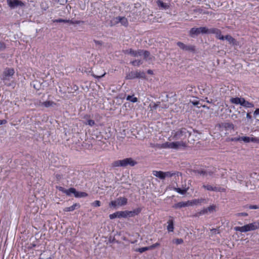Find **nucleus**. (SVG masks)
Returning <instances> with one entry per match:
<instances>
[{"label":"nucleus","mask_w":259,"mask_h":259,"mask_svg":"<svg viewBox=\"0 0 259 259\" xmlns=\"http://www.w3.org/2000/svg\"><path fill=\"white\" fill-rule=\"evenodd\" d=\"M15 71L13 68H7L3 72L1 76V80L5 85L8 87H14L15 82L13 76Z\"/></svg>","instance_id":"1"},{"label":"nucleus","mask_w":259,"mask_h":259,"mask_svg":"<svg viewBox=\"0 0 259 259\" xmlns=\"http://www.w3.org/2000/svg\"><path fill=\"white\" fill-rule=\"evenodd\" d=\"M188 136H190V133L185 128H182L177 131H173L171 133V136L168 138L169 141L179 140L183 141Z\"/></svg>","instance_id":"2"},{"label":"nucleus","mask_w":259,"mask_h":259,"mask_svg":"<svg viewBox=\"0 0 259 259\" xmlns=\"http://www.w3.org/2000/svg\"><path fill=\"white\" fill-rule=\"evenodd\" d=\"M259 228V224L253 222L242 227H235L234 229L236 231L240 232H246L250 231L255 230Z\"/></svg>","instance_id":"3"},{"label":"nucleus","mask_w":259,"mask_h":259,"mask_svg":"<svg viewBox=\"0 0 259 259\" xmlns=\"http://www.w3.org/2000/svg\"><path fill=\"white\" fill-rule=\"evenodd\" d=\"M127 203V199L124 197H119L116 200L111 201L109 203V206L116 208L119 206L125 205Z\"/></svg>","instance_id":"4"},{"label":"nucleus","mask_w":259,"mask_h":259,"mask_svg":"<svg viewBox=\"0 0 259 259\" xmlns=\"http://www.w3.org/2000/svg\"><path fill=\"white\" fill-rule=\"evenodd\" d=\"M146 74L144 71L138 70L132 71L127 73L125 76L126 79H133L135 78H145Z\"/></svg>","instance_id":"5"},{"label":"nucleus","mask_w":259,"mask_h":259,"mask_svg":"<svg viewBox=\"0 0 259 259\" xmlns=\"http://www.w3.org/2000/svg\"><path fill=\"white\" fill-rule=\"evenodd\" d=\"M208 28L206 27H200L198 28H192L189 32L191 36L194 37V35H198L199 34H207Z\"/></svg>","instance_id":"6"},{"label":"nucleus","mask_w":259,"mask_h":259,"mask_svg":"<svg viewBox=\"0 0 259 259\" xmlns=\"http://www.w3.org/2000/svg\"><path fill=\"white\" fill-rule=\"evenodd\" d=\"M8 5L11 9H15L18 7H23L25 6V3L20 0H7Z\"/></svg>","instance_id":"7"},{"label":"nucleus","mask_w":259,"mask_h":259,"mask_svg":"<svg viewBox=\"0 0 259 259\" xmlns=\"http://www.w3.org/2000/svg\"><path fill=\"white\" fill-rule=\"evenodd\" d=\"M113 25H116L119 23H120L122 25L124 26H127L128 23L127 19L124 17L118 16L114 18L111 21Z\"/></svg>","instance_id":"8"},{"label":"nucleus","mask_w":259,"mask_h":259,"mask_svg":"<svg viewBox=\"0 0 259 259\" xmlns=\"http://www.w3.org/2000/svg\"><path fill=\"white\" fill-rule=\"evenodd\" d=\"M207 34H214L215 35V37L221 40H224L225 37L221 34V31L216 28H208Z\"/></svg>","instance_id":"9"},{"label":"nucleus","mask_w":259,"mask_h":259,"mask_svg":"<svg viewBox=\"0 0 259 259\" xmlns=\"http://www.w3.org/2000/svg\"><path fill=\"white\" fill-rule=\"evenodd\" d=\"M177 46L182 50L186 51L193 52L195 50V47L193 45H186L184 43L179 41L177 43Z\"/></svg>","instance_id":"10"},{"label":"nucleus","mask_w":259,"mask_h":259,"mask_svg":"<svg viewBox=\"0 0 259 259\" xmlns=\"http://www.w3.org/2000/svg\"><path fill=\"white\" fill-rule=\"evenodd\" d=\"M123 53L125 54H129L133 57H138V56H141L143 54V50H138V51H135L132 49H130L123 51Z\"/></svg>","instance_id":"11"},{"label":"nucleus","mask_w":259,"mask_h":259,"mask_svg":"<svg viewBox=\"0 0 259 259\" xmlns=\"http://www.w3.org/2000/svg\"><path fill=\"white\" fill-rule=\"evenodd\" d=\"M186 143L183 141H179L172 142L171 149H179L186 147Z\"/></svg>","instance_id":"12"},{"label":"nucleus","mask_w":259,"mask_h":259,"mask_svg":"<svg viewBox=\"0 0 259 259\" xmlns=\"http://www.w3.org/2000/svg\"><path fill=\"white\" fill-rule=\"evenodd\" d=\"M237 140H241L245 143H249L250 142L254 143H259V139L256 137H241L238 138Z\"/></svg>","instance_id":"13"},{"label":"nucleus","mask_w":259,"mask_h":259,"mask_svg":"<svg viewBox=\"0 0 259 259\" xmlns=\"http://www.w3.org/2000/svg\"><path fill=\"white\" fill-rule=\"evenodd\" d=\"M125 213H126L125 212V211H116L113 213L110 214L109 215V218L111 220L114 219L116 218H126V215Z\"/></svg>","instance_id":"14"},{"label":"nucleus","mask_w":259,"mask_h":259,"mask_svg":"<svg viewBox=\"0 0 259 259\" xmlns=\"http://www.w3.org/2000/svg\"><path fill=\"white\" fill-rule=\"evenodd\" d=\"M137 164V162L134 160L132 158H126L122 159L123 167L126 166L127 165L134 166Z\"/></svg>","instance_id":"15"},{"label":"nucleus","mask_w":259,"mask_h":259,"mask_svg":"<svg viewBox=\"0 0 259 259\" xmlns=\"http://www.w3.org/2000/svg\"><path fill=\"white\" fill-rule=\"evenodd\" d=\"M142 56H143L144 59L146 61H152L154 59V57L151 56L149 52L147 51L143 50V54Z\"/></svg>","instance_id":"16"},{"label":"nucleus","mask_w":259,"mask_h":259,"mask_svg":"<svg viewBox=\"0 0 259 259\" xmlns=\"http://www.w3.org/2000/svg\"><path fill=\"white\" fill-rule=\"evenodd\" d=\"M205 201V199L203 198L201 199H195L192 200H188L189 206H192L194 205H197Z\"/></svg>","instance_id":"17"},{"label":"nucleus","mask_w":259,"mask_h":259,"mask_svg":"<svg viewBox=\"0 0 259 259\" xmlns=\"http://www.w3.org/2000/svg\"><path fill=\"white\" fill-rule=\"evenodd\" d=\"M125 212H126L125 213L126 218L128 217H132L135 216V215L138 214L140 212V210L139 209H137L133 211L125 210Z\"/></svg>","instance_id":"18"},{"label":"nucleus","mask_w":259,"mask_h":259,"mask_svg":"<svg viewBox=\"0 0 259 259\" xmlns=\"http://www.w3.org/2000/svg\"><path fill=\"white\" fill-rule=\"evenodd\" d=\"M80 206L79 203H74L72 206L70 207H67L63 209L64 211L68 212V211H72L75 210L76 208H79Z\"/></svg>","instance_id":"19"},{"label":"nucleus","mask_w":259,"mask_h":259,"mask_svg":"<svg viewBox=\"0 0 259 259\" xmlns=\"http://www.w3.org/2000/svg\"><path fill=\"white\" fill-rule=\"evenodd\" d=\"M244 98H239V97H236V98H232L230 99V102L232 103L236 104V105H242V103L243 102Z\"/></svg>","instance_id":"20"},{"label":"nucleus","mask_w":259,"mask_h":259,"mask_svg":"<svg viewBox=\"0 0 259 259\" xmlns=\"http://www.w3.org/2000/svg\"><path fill=\"white\" fill-rule=\"evenodd\" d=\"M152 174L154 176L159 178L161 180H163V179H165V177H164V172H163V171H157V170H153L152 171Z\"/></svg>","instance_id":"21"},{"label":"nucleus","mask_w":259,"mask_h":259,"mask_svg":"<svg viewBox=\"0 0 259 259\" xmlns=\"http://www.w3.org/2000/svg\"><path fill=\"white\" fill-rule=\"evenodd\" d=\"M189 206L188 201H187L186 202L182 201V202H178V203L175 204L173 206V207L175 208H182V207H186V206Z\"/></svg>","instance_id":"22"},{"label":"nucleus","mask_w":259,"mask_h":259,"mask_svg":"<svg viewBox=\"0 0 259 259\" xmlns=\"http://www.w3.org/2000/svg\"><path fill=\"white\" fill-rule=\"evenodd\" d=\"M56 178L58 181H60L62 179H67L69 178V175L61 173L59 172L56 174Z\"/></svg>","instance_id":"23"},{"label":"nucleus","mask_w":259,"mask_h":259,"mask_svg":"<svg viewBox=\"0 0 259 259\" xmlns=\"http://www.w3.org/2000/svg\"><path fill=\"white\" fill-rule=\"evenodd\" d=\"M222 127H224L226 130H232L234 129V125L230 122H225L223 123Z\"/></svg>","instance_id":"24"},{"label":"nucleus","mask_w":259,"mask_h":259,"mask_svg":"<svg viewBox=\"0 0 259 259\" xmlns=\"http://www.w3.org/2000/svg\"><path fill=\"white\" fill-rule=\"evenodd\" d=\"M242 103V104L241 106L245 108H252L254 107V104L253 103L246 101L244 98Z\"/></svg>","instance_id":"25"},{"label":"nucleus","mask_w":259,"mask_h":259,"mask_svg":"<svg viewBox=\"0 0 259 259\" xmlns=\"http://www.w3.org/2000/svg\"><path fill=\"white\" fill-rule=\"evenodd\" d=\"M156 3L159 7H160L163 9L166 10L169 8V6L167 4L163 3L160 0L157 1Z\"/></svg>","instance_id":"26"},{"label":"nucleus","mask_w":259,"mask_h":259,"mask_svg":"<svg viewBox=\"0 0 259 259\" xmlns=\"http://www.w3.org/2000/svg\"><path fill=\"white\" fill-rule=\"evenodd\" d=\"M88 196V194L84 192H78L76 190L74 196L76 198L85 197Z\"/></svg>","instance_id":"27"},{"label":"nucleus","mask_w":259,"mask_h":259,"mask_svg":"<svg viewBox=\"0 0 259 259\" xmlns=\"http://www.w3.org/2000/svg\"><path fill=\"white\" fill-rule=\"evenodd\" d=\"M171 145H172V142H165V143L161 144L159 146V147L160 148H164V149H166V148L171 149Z\"/></svg>","instance_id":"28"},{"label":"nucleus","mask_w":259,"mask_h":259,"mask_svg":"<svg viewBox=\"0 0 259 259\" xmlns=\"http://www.w3.org/2000/svg\"><path fill=\"white\" fill-rule=\"evenodd\" d=\"M41 105L44 106L46 107H49L53 106L56 105V103L51 101H47L42 102Z\"/></svg>","instance_id":"29"},{"label":"nucleus","mask_w":259,"mask_h":259,"mask_svg":"<svg viewBox=\"0 0 259 259\" xmlns=\"http://www.w3.org/2000/svg\"><path fill=\"white\" fill-rule=\"evenodd\" d=\"M76 189L74 188H70L68 189H66L65 193L67 196H71L72 194L75 195Z\"/></svg>","instance_id":"30"},{"label":"nucleus","mask_w":259,"mask_h":259,"mask_svg":"<svg viewBox=\"0 0 259 259\" xmlns=\"http://www.w3.org/2000/svg\"><path fill=\"white\" fill-rule=\"evenodd\" d=\"M189 188H184L183 189H181V188H175L174 189V190L177 192L178 193L181 194H182V195H184L185 194L187 191H188Z\"/></svg>","instance_id":"31"},{"label":"nucleus","mask_w":259,"mask_h":259,"mask_svg":"<svg viewBox=\"0 0 259 259\" xmlns=\"http://www.w3.org/2000/svg\"><path fill=\"white\" fill-rule=\"evenodd\" d=\"M167 230L169 232H172L174 231V223L172 220H170L168 221Z\"/></svg>","instance_id":"32"},{"label":"nucleus","mask_w":259,"mask_h":259,"mask_svg":"<svg viewBox=\"0 0 259 259\" xmlns=\"http://www.w3.org/2000/svg\"><path fill=\"white\" fill-rule=\"evenodd\" d=\"M225 39H226L230 44H234L235 42V39L233 38L231 35H227L226 36H224Z\"/></svg>","instance_id":"33"},{"label":"nucleus","mask_w":259,"mask_h":259,"mask_svg":"<svg viewBox=\"0 0 259 259\" xmlns=\"http://www.w3.org/2000/svg\"><path fill=\"white\" fill-rule=\"evenodd\" d=\"M113 167L123 166L122 160H116L112 164Z\"/></svg>","instance_id":"34"},{"label":"nucleus","mask_w":259,"mask_h":259,"mask_svg":"<svg viewBox=\"0 0 259 259\" xmlns=\"http://www.w3.org/2000/svg\"><path fill=\"white\" fill-rule=\"evenodd\" d=\"M131 63L134 66H139L143 63V61L141 60H135L131 61Z\"/></svg>","instance_id":"35"},{"label":"nucleus","mask_w":259,"mask_h":259,"mask_svg":"<svg viewBox=\"0 0 259 259\" xmlns=\"http://www.w3.org/2000/svg\"><path fill=\"white\" fill-rule=\"evenodd\" d=\"M59 172L63 174H65L66 175H68V172H69V168L67 166H63L59 170Z\"/></svg>","instance_id":"36"},{"label":"nucleus","mask_w":259,"mask_h":259,"mask_svg":"<svg viewBox=\"0 0 259 259\" xmlns=\"http://www.w3.org/2000/svg\"><path fill=\"white\" fill-rule=\"evenodd\" d=\"M226 189L221 187L213 186L212 191L214 192H225Z\"/></svg>","instance_id":"37"},{"label":"nucleus","mask_w":259,"mask_h":259,"mask_svg":"<svg viewBox=\"0 0 259 259\" xmlns=\"http://www.w3.org/2000/svg\"><path fill=\"white\" fill-rule=\"evenodd\" d=\"M126 100L130 101L133 103H135L138 101V99L136 97H134L132 96L128 95L126 97Z\"/></svg>","instance_id":"38"},{"label":"nucleus","mask_w":259,"mask_h":259,"mask_svg":"<svg viewBox=\"0 0 259 259\" xmlns=\"http://www.w3.org/2000/svg\"><path fill=\"white\" fill-rule=\"evenodd\" d=\"M172 243L177 245L181 244L183 243V240L181 238L174 239L172 241Z\"/></svg>","instance_id":"39"},{"label":"nucleus","mask_w":259,"mask_h":259,"mask_svg":"<svg viewBox=\"0 0 259 259\" xmlns=\"http://www.w3.org/2000/svg\"><path fill=\"white\" fill-rule=\"evenodd\" d=\"M149 250V247H141L139 248L138 249H136V251L139 252L140 253H143L147 250Z\"/></svg>","instance_id":"40"},{"label":"nucleus","mask_w":259,"mask_h":259,"mask_svg":"<svg viewBox=\"0 0 259 259\" xmlns=\"http://www.w3.org/2000/svg\"><path fill=\"white\" fill-rule=\"evenodd\" d=\"M196 172L198 174L202 176H207V171L204 170H197L196 171Z\"/></svg>","instance_id":"41"},{"label":"nucleus","mask_w":259,"mask_h":259,"mask_svg":"<svg viewBox=\"0 0 259 259\" xmlns=\"http://www.w3.org/2000/svg\"><path fill=\"white\" fill-rule=\"evenodd\" d=\"M84 124L89 125L90 126H93L95 124V122L93 120L88 119L87 122H84Z\"/></svg>","instance_id":"42"},{"label":"nucleus","mask_w":259,"mask_h":259,"mask_svg":"<svg viewBox=\"0 0 259 259\" xmlns=\"http://www.w3.org/2000/svg\"><path fill=\"white\" fill-rule=\"evenodd\" d=\"M6 48V44L4 41L0 40V52L5 50Z\"/></svg>","instance_id":"43"},{"label":"nucleus","mask_w":259,"mask_h":259,"mask_svg":"<svg viewBox=\"0 0 259 259\" xmlns=\"http://www.w3.org/2000/svg\"><path fill=\"white\" fill-rule=\"evenodd\" d=\"M203 188L206 189L208 191H212L213 190V186L210 185H203L202 186Z\"/></svg>","instance_id":"44"},{"label":"nucleus","mask_w":259,"mask_h":259,"mask_svg":"<svg viewBox=\"0 0 259 259\" xmlns=\"http://www.w3.org/2000/svg\"><path fill=\"white\" fill-rule=\"evenodd\" d=\"M207 212H211L215 210V206L214 205H210V206L206 208Z\"/></svg>","instance_id":"45"},{"label":"nucleus","mask_w":259,"mask_h":259,"mask_svg":"<svg viewBox=\"0 0 259 259\" xmlns=\"http://www.w3.org/2000/svg\"><path fill=\"white\" fill-rule=\"evenodd\" d=\"M175 175V173L171 172L170 171L164 172V177H165V178L166 177H171L173 176H174Z\"/></svg>","instance_id":"46"},{"label":"nucleus","mask_w":259,"mask_h":259,"mask_svg":"<svg viewBox=\"0 0 259 259\" xmlns=\"http://www.w3.org/2000/svg\"><path fill=\"white\" fill-rule=\"evenodd\" d=\"M69 20H66V19H59L55 20L54 22H58V23H69Z\"/></svg>","instance_id":"47"},{"label":"nucleus","mask_w":259,"mask_h":259,"mask_svg":"<svg viewBox=\"0 0 259 259\" xmlns=\"http://www.w3.org/2000/svg\"><path fill=\"white\" fill-rule=\"evenodd\" d=\"M82 21H78V20H75L73 21L72 20H69V23L72 24H79L81 23H82Z\"/></svg>","instance_id":"48"},{"label":"nucleus","mask_w":259,"mask_h":259,"mask_svg":"<svg viewBox=\"0 0 259 259\" xmlns=\"http://www.w3.org/2000/svg\"><path fill=\"white\" fill-rule=\"evenodd\" d=\"M207 208H203L202 210H201V211H200L198 214V215H203V214H206V213H207Z\"/></svg>","instance_id":"49"},{"label":"nucleus","mask_w":259,"mask_h":259,"mask_svg":"<svg viewBox=\"0 0 259 259\" xmlns=\"http://www.w3.org/2000/svg\"><path fill=\"white\" fill-rule=\"evenodd\" d=\"M92 205L95 207H99L101 205V202L99 200H96L92 203Z\"/></svg>","instance_id":"50"},{"label":"nucleus","mask_w":259,"mask_h":259,"mask_svg":"<svg viewBox=\"0 0 259 259\" xmlns=\"http://www.w3.org/2000/svg\"><path fill=\"white\" fill-rule=\"evenodd\" d=\"M56 188L60 191L64 193H65V192H66V189L63 187H61V186H57L56 187Z\"/></svg>","instance_id":"51"},{"label":"nucleus","mask_w":259,"mask_h":259,"mask_svg":"<svg viewBox=\"0 0 259 259\" xmlns=\"http://www.w3.org/2000/svg\"><path fill=\"white\" fill-rule=\"evenodd\" d=\"M159 245H160V244L159 243L157 242V243L151 245L150 246H149V249H153Z\"/></svg>","instance_id":"52"},{"label":"nucleus","mask_w":259,"mask_h":259,"mask_svg":"<svg viewBox=\"0 0 259 259\" xmlns=\"http://www.w3.org/2000/svg\"><path fill=\"white\" fill-rule=\"evenodd\" d=\"M106 74V73L104 72V73L101 75H96L94 74H92V76L93 77H94L95 78H98V79H99V78H101V77H103L105 76V75Z\"/></svg>","instance_id":"53"},{"label":"nucleus","mask_w":259,"mask_h":259,"mask_svg":"<svg viewBox=\"0 0 259 259\" xmlns=\"http://www.w3.org/2000/svg\"><path fill=\"white\" fill-rule=\"evenodd\" d=\"M210 232H211V233L212 234L211 235L213 234H219L220 233L219 230H218L217 229H211L210 230Z\"/></svg>","instance_id":"54"},{"label":"nucleus","mask_w":259,"mask_h":259,"mask_svg":"<svg viewBox=\"0 0 259 259\" xmlns=\"http://www.w3.org/2000/svg\"><path fill=\"white\" fill-rule=\"evenodd\" d=\"M248 208H249V209H257L258 208V206L256 205H250L248 206Z\"/></svg>","instance_id":"55"},{"label":"nucleus","mask_w":259,"mask_h":259,"mask_svg":"<svg viewBox=\"0 0 259 259\" xmlns=\"http://www.w3.org/2000/svg\"><path fill=\"white\" fill-rule=\"evenodd\" d=\"M237 216H247L248 214L246 212H241L237 214Z\"/></svg>","instance_id":"56"},{"label":"nucleus","mask_w":259,"mask_h":259,"mask_svg":"<svg viewBox=\"0 0 259 259\" xmlns=\"http://www.w3.org/2000/svg\"><path fill=\"white\" fill-rule=\"evenodd\" d=\"M7 122L6 119L0 120V125L5 124Z\"/></svg>","instance_id":"57"},{"label":"nucleus","mask_w":259,"mask_h":259,"mask_svg":"<svg viewBox=\"0 0 259 259\" xmlns=\"http://www.w3.org/2000/svg\"><path fill=\"white\" fill-rule=\"evenodd\" d=\"M254 115L255 116V115H259V108L258 109H256L255 111L254 112Z\"/></svg>","instance_id":"58"},{"label":"nucleus","mask_w":259,"mask_h":259,"mask_svg":"<svg viewBox=\"0 0 259 259\" xmlns=\"http://www.w3.org/2000/svg\"><path fill=\"white\" fill-rule=\"evenodd\" d=\"M246 117L247 118L249 119H251L252 118V116L251 115H250V113H247V114H246Z\"/></svg>","instance_id":"59"},{"label":"nucleus","mask_w":259,"mask_h":259,"mask_svg":"<svg viewBox=\"0 0 259 259\" xmlns=\"http://www.w3.org/2000/svg\"><path fill=\"white\" fill-rule=\"evenodd\" d=\"M158 107V105L154 103L153 106H152L153 109H156Z\"/></svg>","instance_id":"60"},{"label":"nucleus","mask_w":259,"mask_h":259,"mask_svg":"<svg viewBox=\"0 0 259 259\" xmlns=\"http://www.w3.org/2000/svg\"><path fill=\"white\" fill-rule=\"evenodd\" d=\"M147 73L148 74H153V71L152 70L149 69V70H147Z\"/></svg>","instance_id":"61"},{"label":"nucleus","mask_w":259,"mask_h":259,"mask_svg":"<svg viewBox=\"0 0 259 259\" xmlns=\"http://www.w3.org/2000/svg\"><path fill=\"white\" fill-rule=\"evenodd\" d=\"M199 102L198 101L193 102L192 104L194 105H197L198 104Z\"/></svg>","instance_id":"62"},{"label":"nucleus","mask_w":259,"mask_h":259,"mask_svg":"<svg viewBox=\"0 0 259 259\" xmlns=\"http://www.w3.org/2000/svg\"><path fill=\"white\" fill-rule=\"evenodd\" d=\"M212 175V172L210 171H207V175L211 176Z\"/></svg>","instance_id":"63"},{"label":"nucleus","mask_w":259,"mask_h":259,"mask_svg":"<svg viewBox=\"0 0 259 259\" xmlns=\"http://www.w3.org/2000/svg\"><path fill=\"white\" fill-rule=\"evenodd\" d=\"M205 101H206L207 103H211L212 102V100H211V101H209V100H208L207 98H205Z\"/></svg>","instance_id":"64"}]
</instances>
